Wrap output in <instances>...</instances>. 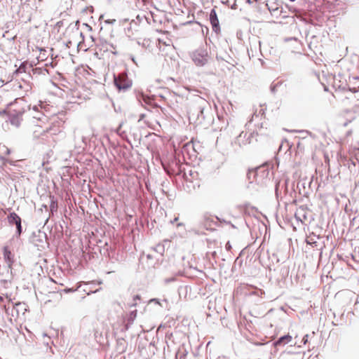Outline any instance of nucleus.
Returning a JSON list of instances; mask_svg holds the SVG:
<instances>
[{
	"instance_id": "nucleus-1",
	"label": "nucleus",
	"mask_w": 359,
	"mask_h": 359,
	"mask_svg": "<svg viewBox=\"0 0 359 359\" xmlns=\"http://www.w3.org/2000/svg\"><path fill=\"white\" fill-rule=\"evenodd\" d=\"M314 147L311 141L303 139L297 145L295 158L298 159V164H301L307 159V154H313Z\"/></svg>"
},
{
	"instance_id": "nucleus-2",
	"label": "nucleus",
	"mask_w": 359,
	"mask_h": 359,
	"mask_svg": "<svg viewBox=\"0 0 359 359\" xmlns=\"http://www.w3.org/2000/svg\"><path fill=\"white\" fill-rule=\"evenodd\" d=\"M114 83L115 86L119 90H126L130 87L131 83L128 79L127 75L126 74H120L118 76L114 77Z\"/></svg>"
},
{
	"instance_id": "nucleus-3",
	"label": "nucleus",
	"mask_w": 359,
	"mask_h": 359,
	"mask_svg": "<svg viewBox=\"0 0 359 359\" xmlns=\"http://www.w3.org/2000/svg\"><path fill=\"white\" fill-rule=\"evenodd\" d=\"M8 220L10 224L16 225L17 232L18 235H20L22 233L21 218L15 212H11L8 216Z\"/></svg>"
},
{
	"instance_id": "nucleus-4",
	"label": "nucleus",
	"mask_w": 359,
	"mask_h": 359,
	"mask_svg": "<svg viewBox=\"0 0 359 359\" xmlns=\"http://www.w3.org/2000/svg\"><path fill=\"white\" fill-rule=\"evenodd\" d=\"M93 13V7L86 8L81 13V20H94Z\"/></svg>"
},
{
	"instance_id": "nucleus-5",
	"label": "nucleus",
	"mask_w": 359,
	"mask_h": 359,
	"mask_svg": "<svg viewBox=\"0 0 359 359\" xmlns=\"http://www.w3.org/2000/svg\"><path fill=\"white\" fill-rule=\"evenodd\" d=\"M292 336L290 334L285 335L283 337H281L278 341H276L274 343L275 346H282L285 345L286 344H288L292 341Z\"/></svg>"
},
{
	"instance_id": "nucleus-6",
	"label": "nucleus",
	"mask_w": 359,
	"mask_h": 359,
	"mask_svg": "<svg viewBox=\"0 0 359 359\" xmlns=\"http://www.w3.org/2000/svg\"><path fill=\"white\" fill-rule=\"evenodd\" d=\"M193 60L194 63L198 66H202L207 62V59L205 58L203 55H200L199 54H195Z\"/></svg>"
},
{
	"instance_id": "nucleus-7",
	"label": "nucleus",
	"mask_w": 359,
	"mask_h": 359,
	"mask_svg": "<svg viewBox=\"0 0 359 359\" xmlns=\"http://www.w3.org/2000/svg\"><path fill=\"white\" fill-rule=\"evenodd\" d=\"M4 255L6 261L11 266L13 263V255L8 248H4Z\"/></svg>"
},
{
	"instance_id": "nucleus-8",
	"label": "nucleus",
	"mask_w": 359,
	"mask_h": 359,
	"mask_svg": "<svg viewBox=\"0 0 359 359\" xmlns=\"http://www.w3.org/2000/svg\"><path fill=\"white\" fill-rule=\"evenodd\" d=\"M140 100H142L146 104L151 107H156V104L154 103V100L149 96L142 94L140 97Z\"/></svg>"
},
{
	"instance_id": "nucleus-9",
	"label": "nucleus",
	"mask_w": 359,
	"mask_h": 359,
	"mask_svg": "<svg viewBox=\"0 0 359 359\" xmlns=\"http://www.w3.org/2000/svg\"><path fill=\"white\" fill-rule=\"evenodd\" d=\"M210 22H218L217 13L216 8H213L210 13Z\"/></svg>"
},
{
	"instance_id": "nucleus-10",
	"label": "nucleus",
	"mask_w": 359,
	"mask_h": 359,
	"mask_svg": "<svg viewBox=\"0 0 359 359\" xmlns=\"http://www.w3.org/2000/svg\"><path fill=\"white\" fill-rule=\"evenodd\" d=\"M248 179L252 181H257V168L250 170L248 173Z\"/></svg>"
},
{
	"instance_id": "nucleus-11",
	"label": "nucleus",
	"mask_w": 359,
	"mask_h": 359,
	"mask_svg": "<svg viewBox=\"0 0 359 359\" xmlns=\"http://www.w3.org/2000/svg\"><path fill=\"white\" fill-rule=\"evenodd\" d=\"M137 310L135 309L129 313V315L127 316V320L128 323H132L135 320L137 316Z\"/></svg>"
},
{
	"instance_id": "nucleus-12",
	"label": "nucleus",
	"mask_w": 359,
	"mask_h": 359,
	"mask_svg": "<svg viewBox=\"0 0 359 359\" xmlns=\"http://www.w3.org/2000/svg\"><path fill=\"white\" fill-rule=\"evenodd\" d=\"M141 299V297L139 294H135L133 297V303L130 305V306H136L137 304V301H140Z\"/></svg>"
},
{
	"instance_id": "nucleus-13",
	"label": "nucleus",
	"mask_w": 359,
	"mask_h": 359,
	"mask_svg": "<svg viewBox=\"0 0 359 359\" xmlns=\"http://www.w3.org/2000/svg\"><path fill=\"white\" fill-rule=\"evenodd\" d=\"M226 249L228 250V251H230L231 250V245L230 243V242H227L226 244V246H225Z\"/></svg>"
},
{
	"instance_id": "nucleus-14",
	"label": "nucleus",
	"mask_w": 359,
	"mask_h": 359,
	"mask_svg": "<svg viewBox=\"0 0 359 359\" xmlns=\"http://www.w3.org/2000/svg\"><path fill=\"white\" fill-rule=\"evenodd\" d=\"M3 147H4V149H5V152H4L5 154L9 155L11 154V150L6 146H4Z\"/></svg>"
},
{
	"instance_id": "nucleus-15",
	"label": "nucleus",
	"mask_w": 359,
	"mask_h": 359,
	"mask_svg": "<svg viewBox=\"0 0 359 359\" xmlns=\"http://www.w3.org/2000/svg\"><path fill=\"white\" fill-rule=\"evenodd\" d=\"M83 25L88 31H92L93 29L89 24H83Z\"/></svg>"
},
{
	"instance_id": "nucleus-16",
	"label": "nucleus",
	"mask_w": 359,
	"mask_h": 359,
	"mask_svg": "<svg viewBox=\"0 0 359 359\" xmlns=\"http://www.w3.org/2000/svg\"><path fill=\"white\" fill-rule=\"evenodd\" d=\"M218 25H219V24H217V23L212 24L213 29L215 30L216 29H217Z\"/></svg>"
},
{
	"instance_id": "nucleus-17",
	"label": "nucleus",
	"mask_w": 359,
	"mask_h": 359,
	"mask_svg": "<svg viewBox=\"0 0 359 359\" xmlns=\"http://www.w3.org/2000/svg\"><path fill=\"white\" fill-rule=\"evenodd\" d=\"M49 130H50V128L46 127L45 129H43V132L46 133V132H48Z\"/></svg>"
},
{
	"instance_id": "nucleus-18",
	"label": "nucleus",
	"mask_w": 359,
	"mask_h": 359,
	"mask_svg": "<svg viewBox=\"0 0 359 359\" xmlns=\"http://www.w3.org/2000/svg\"><path fill=\"white\" fill-rule=\"evenodd\" d=\"M144 118V114H141L140 116V121L142 120Z\"/></svg>"
},
{
	"instance_id": "nucleus-19",
	"label": "nucleus",
	"mask_w": 359,
	"mask_h": 359,
	"mask_svg": "<svg viewBox=\"0 0 359 359\" xmlns=\"http://www.w3.org/2000/svg\"><path fill=\"white\" fill-rule=\"evenodd\" d=\"M98 18H99V20H102V18H103V16H102V15H100L98 16Z\"/></svg>"
},
{
	"instance_id": "nucleus-20",
	"label": "nucleus",
	"mask_w": 359,
	"mask_h": 359,
	"mask_svg": "<svg viewBox=\"0 0 359 359\" xmlns=\"http://www.w3.org/2000/svg\"><path fill=\"white\" fill-rule=\"evenodd\" d=\"M21 69H22V67H20L17 70V72H21Z\"/></svg>"
},
{
	"instance_id": "nucleus-21",
	"label": "nucleus",
	"mask_w": 359,
	"mask_h": 359,
	"mask_svg": "<svg viewBox=\"0 0 359 359\" xmlns=\"http://www.w3.org/2000/svg\"><path fill=\"white\" fill-rule=\"evenodd\" d=\"M104 22L108 23V22H111L109 20H106Z\"/></svg>"
},
{
	"instance_id": "nucleus-22",
	"label": "nucleus",
	"mask_w": 359,
	"mask_h": 359,
	"mask_svg": "<svg viewBox=\"0 0 359 359\" xmlns=\"http://www.w3.org/2000/svg\"><path fill=\"white\" fill-rule=\"evenodd\" d=\"M291 1H294L295 0H290Z\"/></svg>"
}]
</instances>
